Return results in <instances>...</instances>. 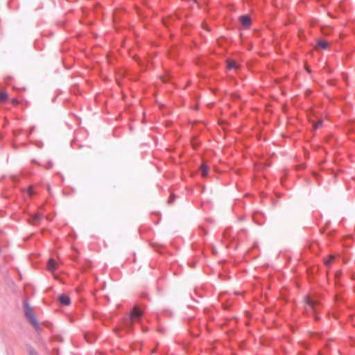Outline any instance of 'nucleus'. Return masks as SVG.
Here are the masks:
<instances>
[{
    "instance_id": "obj_14",
    "label": "nucleus",
    "mask_w": 355,
    "mask_h": 355,
    "mask_svg": "<svg viewBox=\"0 0 355 355\" xmlns=\"http://www.w3.org/2000/svg\"><path fill=\"white\" fill-rule=\"evenodd\" d=\"M27 193L30 195V196H32L34 194V191H33V188L32 187H30L27 189Z\"/></svg>"
},
{
    "instance_id": "obj_8",
    "label": "nucleus",
    "mask_w": 355,
    "mask_h": 355,
    "mask_svg": "<svg viewBox=\"0 0 355 355\" xmlns=\"http://www.w3.org/2000/svg\"><path fill=\"white\" fill-rule=\"evenodd\" d=\"M317 45L318 47H320L322 49H327L329 47V44L327 40H318L317 42Z\"/></svg>"
},
{
    "instance_id": "obj_18",
    "label": "nucleus",
    "mask_w": 355,
    "mask_h": 355,
    "mask_svg": "<svg viewBox=\"0 0 355 355\" xmlns=\"http://www.w3.org/2000/svg\"><path fill=\"white\" fill-rule=\"evenodd\" d=\"M47 190H48V191H49V192H50V191H51V188H50V186H49V185H48V186H47Z\"/></svg>"
},
{
    "instance_id": "obj_12",
    "label": "nucleus",
    "mask_w": 355,
    "mask_h": 355,
    "mask_svg": "<svg viewBox=\"0 0 355 355\" xmlns=\"http://www.w3.org/2000/svg\"><path fill=\"white\" fill-rule=\"evenodd\" d=\"M322 121L321 119L318 120L317 122H313V126L315 130L320 128L322 125Z\"/></svg>"
},
{
    "instance_id": "obj_1",
    "label": "nucleus",
    "mask_w": 355,
    "mask_h": 355,
    "mask_svg": "<svg viewBox=\"0 0 355 355\" xmlns=\"http://www.w3.org/2000/svg\"><path fill=\"white\" fill-rule=\"evenodd\" d=\"M24 314L31 324L36 329L38 328V322L33 313L32 308L28 304V302H24Z\"/></svg>"
},
{
    "instance_id": "obj_16",
    "label": "nucleus",
    "mask_w": 355,
    "mask_h": 355,
    "mask_svg": "<svg viewBox=\"0 0 355 355\" xmlns=\"http://www.w3.org/2000/svg\"><path fill=\"white\" fill-rule=\"evenodd\" d=\"M29 353H30V355H37L35 351L33 349H30Z\"/></svg>"
},
{
    "instance_id": "obj_9",
    "label": "nucleus",
    "mask_w": 355,
    "mask_h": 355,
    "mask_svg": "<svg viewBox=\"0 0 355 355\" xmlns=\"http://www.w3.org/2000/svg\"><path fill=\"white\" fill-rule=\"evenodd\" d=\"M208 170H209L208 166L206 165L205 163H203L200 166V171H201L202 176L203 178H206L207 176Z\"/></svg>"
},
{
    "instance_id": "obj_10",
    "label": "nucleus",
    "mask_w": 355,
    "mask_h": 355,
    "mask_svg": "<svg viewBox=\"0 0 355 355\" xmlns=\"http://www.w3.org/2000/svg\"><path fill=\"white\" fill-rule=\"evenodd\" d=\"M42 215L40 214H36L32 219V221L31 222L33 225H37L38 221L42 218Z\"/></svg>"
},
{
    "instance_id": "obj_5",
    "label": "nucleus",
    "mask_w": 355,
    "mask_h": 355,
    "mask_svg": "<svg viewBox=\"0 0 355 355\" xmlns=\"http://www.w3.org/2000/svg\"><path fill=\"white\" fill-rule=\"evenodd\" d=\"M59 302L62 305H69L70 304V298L68 295H60L59 297Z\"/></svg>"
},
{
    "instance_id": "obj_11",
    "label": "nucleus",
    "mask_w": 355,
    "mask_h": 355,
    "mask_svg": "<svg viewBox=\"0 0 355 355\" xmlns=\"http://www.w3.org/2000/svg\"><path fill=\"white\" fill-rule=\"evenodd\" d=\"M8 98V94L4 92V91H2L0 92V103H3L5 101H6Z\"/></svg>"
},
{
    "instance_id": "obj_13",
    "label": "nucleus",
    "mask_w": 355,
    "mask_h": 355,
    "mask_svg": "<svg viewBox=\"0 0 355 355\" xmlns=\"http://www.w3.org/2000/svg\"><path fill=\"white\" fill-rule=\"evenodd\" d=\"M334 258H335V257H334V256H333V255H330V256L329 257V258H328L327 260H325V261H324V264H325L327 266H330V265L331 264V263H332L333 260L334 259Z\"/></svg>"
},
{
    "instance_id": "obj_15",
    "label": "nucleus",
    "mask_w": 355,
    "mask_h": 355,
    "mask_svg": "<svg viewBox=\"0 0 355 355\" xmlns=\"http://www.w3.org/2000/svg\"><path fill=\"white\" fill-rule=\"evenodd\" d=\"M11 103L13 104V105H17L19 103V102L15 99V98H13L11 100Z\"/></svg>"
},
{
    "instance_id": "obj_2",
    "label": "nucleus",
    "mask_w": 355,
    "mask_h": 355,
    "mask_svg": "<svg viewBox=\"0 0 355 355\" xmlns=\"http://www.w3.org/2000/svg\"><path fill=\"white\" fill-rule=\"evenodd\" d=\"M142 315L143 312L137 307H135L128 320V322L130 323V326L132 325V323L139 321V319Z\"/></svg>"
},
{
    "instance_id": "obj_7",
    "label": "nucleus",
    "mask_w": 355,
    "mask_h": 355,
    "mask_svg": "<svg viewBox=\"0 0 355 355\" xmlns=\"http://www.w3.org/2000/svg\"><path fill=\"white\" fill-rule=\"evenodd\" d=\"M56 268H57V263H56V261L54 259H50L49 260L48 264H47V269H48V270L53 271Z\"/></svg>"
},
{
    "instance_id": "obj_4",
    "label": "nucleus",
    "mask_w": 355,
    "mask_h": 355,
    "mask_svg": "<svg viewBox=\"0 0 355 355\" xmlns=\"http://www.w3.org/2000/svg\"><path fill=\"white\" fill-rule=\"evenodd\" d=\"M240 21L242 24L243 26L245 28H248L251 24V19L247 15H243L240 17Z\"/></svg>"
},
{
    "instance_id": "obj_17",
    "label": "nucleus",
    "mask_w": 355,
    "mask_h": 355,
    "mask_svg": "<svg viewBox=\"0 0 355 355\" xmlns=\"http://www.w3.org/2000/svg\"><path fill=\"white\" fill-rule=\"evenodd\" d=\"M322 31L323 32V33H327L326 31H325V28H322Z\"/></svg>"
},
{
    "instance_id": "obj_3",
    "label": "nucleus",
    "mask_w": 355,
    "mask_h": 355,
    "mask_svg": "<svg viewBox=\"0 0 355 355\" xmlns=\"http://www.w3.org/2000/svg\"><path fill=\"white\" fill-rule=\"evenodd\" d=\"M305 303L306 304V312H309V311L314 312L317 302L311 300L309 297H306V300H305Z\"/></svg>"
},
{
    "instance_id": "obj_6",
    "label": "nucleus",
    "mask_w": 355,
    "mask_h": 355,
    "mask_svg": "<svg viewBox=\"0 0 355 355\" xmlns=\"http://www.w3.org/2000/svg\"><path fill=\"white\" fill-rule=\"evenodd\" d=\"M227 67L228 69H237L239 68V64L234 60H227Z\"/></svg>"
}]
</instances>
